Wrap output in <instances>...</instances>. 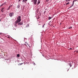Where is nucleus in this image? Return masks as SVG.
<instances>
[{
    "label": "nucleus",
    "instance_id": "f257e3e1",
    "mask_svg": "<svg viewBox=\"0 0 78 78\" xmlns=\"http://www.w3.org/2000/svg\"><path fill=\"white\" fill-rule=\"evenodd\" d=\"M17 19L16 21L15 22L16 24V23H20L21 21V16H19L17 18Z\"/></svg>",
    "mask_w": 78,
    "mask_h": 78
},
{
    "label": "nucleus",
    "instance_id": "f03ea898",
    "mask_svg": "<svg viewBox=\"0 0 78 78\" xmlns=\"http://www.w3.org/2000/svg\"><path fill=\"white\" fill-rule=\"evenodd\" d=\"M31 2H34V5H36V3H37V0H32Z\"/></svg>",
    "mask_w": 78,
    "mask_h": 78
},
{
    "label": "nucleus",
    "instance_id": "7ed1b4c3",
    "mask_svg": "<svg viewBox=\"0 0 78 78\" xmlns=\"http://www.w3.org/2000/svg\"><path fill=\"white\" fill-rule=\"evenodd\" d=\"M14 15V12H10L9 13V16H10V17H12V16H13V15Z\"/></svg>",
    "mask_w": 78,
    "mask_h": 78
},
{
    "label": "nucleus",
    "instance_id": "20e7f679",
    "mask_svg": "<svg viewBox=\"0 0 78 78\" xmlns=\"http://www.w3.org/2000/svg\"><path fill=\"white\" fill-rule=\"evenodd\" d=\"M74 2H75V1L74 0L73 1L72 4V5L69 7V8H72L73 6V5H74Z\"/></svg>",
    "mask_w": 78,
    "mask_h": 78
},
{
    "label": "nucleus",
    "instance_id": "39448f33",
    "mask_svg": "<svg viewBox=\"0 0 78 78\" xmlns=\"http://www.w3.org/2000/svg\"><path fill=\"white\" fill-rule=\"evenodd\" d=\"M23 24V23H20L18 24V25H21Z\"/></svg>",
    "mask_w": 78,
    "mask_h": 78
},
{
    "label": "nucleus",
    "instance_id": "423d86ee",
    "mask_svg": "<svg viewBox=\"0 0 78 78\" xmlns=\"http://www.w3.org/2000/svg\"><path fill=\"white\" fill-rule=\"evenodd\" d=\"M51 19H52V17H50V16L48 17V20H50Z\"/></svg>",
    "mask_w": 78,
    "mask_h": 78
},
{
    "label": "nucleus",
    "instance_id": "0eeeda50",
    "mask_svg": "<svg viewBox=\"0 0 78 78\" xmlns=\"http://www.w3.org/2000/svg\"><path fill=\"white\" fill-rule=\"evenodd\" d=\"M17 8H18V9L19 8H20V5H18L17 6Z\"/></svg>",
    "mask_w": 78,
    "mask_h": 78
},
{
    "label": "nucleus",
    "instance_id": "6e6552de",
    "mask_svg": "<svg viewBox=\"0 0 78 78\" xmlns=\"http://www.w3.org/2000/svg\"><path fill=\"white\" fill-rule=\"evenodd\" d=\"M38 4H39V3H40V0H38V3H37Z\"/></svg>",
    "mask_w": 78,
    "mask_h": 78
},
{
    "label": "nucleus",
    "instance_id": "1a4fd4ad",
    "mask_svg": "<svg viewBox=\"0 0 78 78\" xmlns=\"http://www.w3.org/2000/svg\"><path fill=\"white\" fill-rule=\"evenodd\" d=\"M28 0H23V3L24 2H25V1H27Z\"/></svg>",
    "mask_w": 78,
    "mask_h": 78
},
{
    "label": "nucleus",
    "instance_id": "9d476101",
    "mask_svg": "<svg viewBox=\"0 0 78 78\" xmlns=\"http://www.w3.org/2000/svg\"><path fill=\"white\" fill-rule=\"evenodd\" d=\"M17 57H20V55L18 54L17 55Z\"/></svg>",
    "mask_w": 78,
    "mask_h": 78
},
{
    "label": "nucleus",
    "instance_id": "9b49d317",
    "mask_svg": "<svg viewBox=\"0 0 78 78\" xmlns=\"http://www.w3.org/2000/svg\"><path fill=\"white\" fill-rule=\"evenodd\" d=\"M5 4H6V3L5 2L4 3L2 4V6H3V5H5Z\"/></svg>",
    "mask_w": 78,
    "mask_h": 78
},
{
    "label": "nucleus",
    "instance_id": "f8f14e48",
    "mask_svg": "<svg viewBox=\"0 0 78 78\" xmlns=\"http://www.w3.org/2000/svg\"><path fill=\"white\" fill-rule=\"evenodd\" d=\"M10 9V6H9L8 8L7 9V10H8Z\"/></svg>",
    "mask_w": 78,
    "mask_h": 78
},
{
    "label": "nucleus",
    "instance_id": "ddd939ff",
    "mask_svg": "<svg viewBox=\"0 0 78 78\" xmlns=\"http://www.w3.org/2000/svg\"><path fill=\"white\" fill-rule=\"evenodd\" d=\"M39 13L40 16H41V12H39Z\"/></svg>",
    "mask_w": 78,
    "mask_h": 78
},
{
    "label": "nucleus",
    "instance_id": "4468645a",
    "mask_svg": "<svg viewBox=\"0 0 78 78\" xmlns=\"http://www.w3.org/2000/svg\"><path fill=\"white\" fill-rule=\"evenodd\" d=\"M69 2H68L66 3V5H69Z\"/></svg>",
    "mask_w": 78,
    "mask_h": 78
},
{
    "label": "nucleus",
    "instance_id": "2eb2a0df",
    "mask_svg": "<svg viewBox=\"0 0 78 78\" xmlns=\"http://www.w3.org/2000/svg\"><path fill=\"white\" fill-rule=\"evenodd\" d=\"M69 66H70V67H71V66H72V65H71V63H70V64L69 63Z\"/></svg>",
    "mask_w": 78,
    "mask_h": 78
},
{
    "label": "nucleus",
    "instance_id": "dca6fc26",
    "mask_svg": "<svg viewBox=\"0 0 78 78\" xmlns=\"http://www.w3.org/2000/svg\"><path fill=\"white\" fill-rule=\"evenodd\" d=\"M23 64V63H20L19 64L20 66H21V65H22Z\"/></svg>",
    "mask_w": 78,
    "mask_h": 78
},
{
    "label": "nucleus",
    "instance_id": "f3484780",
    "mask_svg": "<svg viewBox=\"0 0 78 78\" xmlns=\"http://www.w3.org/2000/svg\"><path fill=\"white\" fill-rule=\"evenodd\" d=\"M71 0H66V2H69V1H71Z\"/></svg>",
    "mask_w": 78,
    "mask_h": 78
},
{
    "label": "nucleus",
    "instance_id": "a211bd4d",
    "mask_svg": "<svg viewBox=\"0 0 78 78\" xmlns=\"http://www.w3.org/2000/svg\"><path fill=\"white\" fill-rule=\"evenodd\" d=\"M37 12H38V11H39V9H37Z\"/></svg>",
    "mask_w": 78,
    "mask_h": 78
},
{
    "label": "nucleus",
    "instance_id": "6ab92c4d",
    "mask_svg": "<svg viewBox=\"0 0 78 78\" xmlns=\"http://www.w3.org/2000/svg\"><path fill=\"white\" fill-rule=\"evenodd\" d=\"M45 25V24H44V25H43L42 27V28H44V25Z\"/></svg>",
    "mask_w": 78,
    "mask_h": 78
},
{
    "label": "nucleus",
    "instance_id": "aec40b11",
    "mask_svg": "<svg viewBox=\"0 0 78 78\" xmlns=\"http://www.w3.org/2000/svg\"><path fill=\"white\" fill-rule=\"evenodd\" d=\"M46 12V11H45L44 12V14H45Z\"/></svg>",
    "mask_w": 78,
    "mask_h": 78
},
{
    "label": "nucleus",
    "instance_id": "412c9836",
    "mask_svg": "<svg viewBox=\"0 0 78 78\" xmlns=\"http://www.w3.org/2000/svg\"><path fill=\"white\" fill-rule=\"evenodd\" d=\"M72 28V27H69V29H71V28Z\"/></svg>",
    "mask_w": 78,
    "mask_h": 78
},
{
    "label": "nucleus",
    "instance_id": "4be33fe9",
    "mask_svg": "<svg viewBox=\"0 0 78 78\" xmlns=\"http://www.w3.org/2000/svg\"><path fill=\"white\" fill-rule=\"evenodd\" d=\"M49 1V0H46V2H48Z\"/></svg>",
    "mask_w": 78,
    "mask_h": 78
},
{
    "label": "nucleus",
    "instance_id": "5701e85b",
    "mask_svg": "<svg viewBox=\"0 0 78 78\" xmlns=\"http://www.w3.org/2000/svg\"><path fill=\"white\" fill-rule=\"evenodd\" d=\"M1 11L2 12H3V10H2V9Z\"/></svg>",
    "mask_w": 78,
    "mask_h": 78
},
{
    "label": "nucleus",
    "instance_id": "b1692460",
    "mask_svg": "<svg viewBox=\"0 0 78 78\" xmlns=\"http://www.w3.org/2000/svg\"><path fill=\"white\" fill-rule=\"evenodd\" d=\"M3 9H4V8H2V9L3 10Z\"/></svg>",
    "mask_w": 78,
    "mask_h": 78
},
{
    "label": "nucleus",
    "instance_id": "393cba45",
    "mask_svg": "<svg viewBox=\"0 0 78 78\" xmlns=\"http://www.w3.org/2000/svg\"><path fill=\"white\" fill-rule=\"evenodd\" d=\"M39 18H40V17L39 16H38V19H39Z\"/></svg>",
    "mask_w": 78,
    "mask_h": 78
},
{
    "label": "nucleus",
    "instance_id": "a878e982",
    "mask_svg": "<svg viewBox=\"0 0 78 78\" xmlns=\"http://www.w3.org/2000/svg\"><path fill=\"white\" fill-rule=\"evenodd\" d=\"M15 27H17V25H15Z\"/></svg>",
    "mask_w": 78,
    "mask_h": 78
},
{
    "label": "nucleus",
    "instance_id": "bb28decb",
    "mask_svg": "<svg viewBox=\"0 0 78 78\" xmlns=\"http://www.w3.org/2000/svg\"><path fill=\"white\" fill-rule=\"evenodd\" d=\"M69 49H70V50H72V48H69Z\"/></svg>",
    "mask_w": 78,
    "mask_h": 78
},
{
    "label": "nucleus",
    "instance_id": "cd10ccee",
    "mask_svg": "<svg viewBox=\"0 0 78 78\" xmlns=\"http://www.w3.org/2000/svg\"><path fill=\"white\" fill-rule=\"evenodd\" d=\"M34 65H35V63H34Z\"/></svg>",
    "mask_w": 78,
    "mask_h": 78
},
{
    "label": "nucleus",
    "instance_id": "c85d7f7f",
    "mask_svg": "<svg viewBox=\"0 0 78 78\" xmlns=\"http://www.w3.org/2000/svg\"><path fill=\"white\" fill-rule=\"evenodd\" d=\"M28 27H29V25H28L27 26Z\"/></svg>",
    "mask_w": 78,
    "mask_h": 78
},
{
    "label": "nucleus",
    "instance_id": "c756f323",
    "mask_svg": "<svg viewBox=\"0 0 78 78\" xmlns=\"http://www.w3.org/2000/svg\"><path fill=\"white\" fill-rule=\"evenodd\" d=\"M25 45L27 46V45H26V44H25Z\"/></svg>",
    "mask_w": 78,
    "mask_h": 78
},
{
    "label": "nucleus",
    "instance_id": "7c9ffc66",
    "mask_svg": "<svg viewBox=\"0 0 78 78\" xmlns=\"http://www.w3.org/2000/svg\"><path fill=\"white\" fill-rule=\"evenodd\" d=\"M0 34H2V33H0Z\"/></svg>",
    "mask_w": 78,
    "mask_h": 78
},
{
    "label": "nucleus",
    "instance_id": "2f4dec72",
    "mask_svg": "<svg viewBox=\"0 0 78 78\" xmlns=\"http://www.w3.org/2000/svg\"><path fill=\"white\" fill-rule=\"evenodd\" d=\"M19 2H20V0H19Z\"/></svg>",
    "mask_w": 78,
    "mask_h": 78
},
{
    "label": "nucleus",
    "instance_id": "473e14b6",
    "mask_svg": "<svg viewBox=\"0 0 78 78\" xmlns=\"http://www.w3.org/2000/svg\"><path fill=\"white\" fill-rule=\"evenodd\" d=\"M0 21H1V20H0Z\"/></svg>",
    "mask_w": 78,
    "mask_h": 78
}]
</instances>
